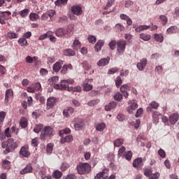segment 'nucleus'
I'll return each instance as SVG.
<instances>
[{
	"label": "nucleus",
	"instance_id": "0eeeda50",
	"mask_svg": "<svg viewBox=\"0 0 179 179\" xmlns=\"http://www.w3.org/2000/svg\"><path fill=\"white\" fill-rule=\"evenodd\" d=\"M85 127V120L83 119L75 118L74 119V128L76 131H80Z\"/></svg>",
	"mask_w": 179,
	"mask_h": 179
},
{
	"label": "nucleus",
	"instance_id": "cd10ccee",
	"mask_svg": "<svg viewBox=\"0 0 179 179\" xmlns=\"http://www.w3.org/2000/svg\"><path fill=\"white\" fill-rule=\"evenodd\" d=\"M63 173L61 172V171L55 170L52 173V177L53 178L59 179L62 177Z\"/></svg>",
	"mask_w": 179,
	"mask_h": 179
},
{
	"label": "nucleus",
	"instance_id": "473e14b6",
	"mask_svg": "<svg viewBox=\"0 0 179 179\" xmlns=\"http://www.w3.org/2000/svg\"><path fill=\"white\" fill-rule=\"evenodd\" d=\"M68 3V0H57L55 2L56 6H65Z\"/></svg>",
	"mask_w": 179,
	"mask_h": 179
},
{
	"label": "nucleus",
	"instance_id": "e433bc0d",
	"mask_svg": "<svg viewBox=\"0 0 179 179\" xmlns=\"http://www.w3.org/2000/svg\"><path fill=\"white\" fill-rule=\"evenodd\" d=\"M99 103H100V100L99 99L91 100L87 103V106H89V107H94V106H97Z\"/></svg>",
	"mask_w": 179,
	"mask_h": 179
},
{
	"label": "nucleus",
	"instance_id": "1a4fd4ad",
	"mask_svg": "<svg viewBox=\"0 0 179 179\" xmlns=\"http://www.w3.org/2000/svg\"><path fill=\"white\" fill-rule=\"evenodd\" d=\"M133 167L135 169H142L143 167V159L142 157H138L134 160Z\"/></svg>",
	"mask_w": 179,
	"mask_h": 179
},
{
	"label": "nucleus",
	"instance_id": "58836bf2",
	"mask_svg": "<svg viewBox=\"0 0 179 179\" xmlns=\"http://www.w3.org/2000/svg\"><path fill=\"white\" fill-rule=\"evenodd\" d=\"M126 149H125V147L124 146H122L119 150H118V154H117V156L118 157H121L122 156H125V154L127 153L125 152Z\"/></svg>",
	"mask_w": 179,
	"mask_h": 179
},
{
	"label": "nucleus",
	"instance_id": "f8f14e48",
	"mask_svg": "<svg viewBox=\"0 0 179 179\" xmlns=\"http://www.w3.org/2000/svg\"><path fill=\"white\" fill-rule=\"evenodd\" d=\"M71 12L76 16H80L83 13L82 8L79 6H73L71 7Z\"/></svg>",
	"mask_w": 179,
	"mask_h": 179
},
{
	"label": "nucleus",
	"instance_id": "412c9836",
	"mask_svg": "<svg viewBox=\"0 0 179 179\" xmlns=\"http://www.w3.org/2000/svg\"><path fill=\"white\" fill-rule=\"evenodd\" d=\"M115 107H117V102L111 101L109 104L105 106V110L106 111H111V110H114Z\"/></svg>",
	"mask_w": 179,
	"mask_h": 179
},
{
	"label": "nucleus",
	"instance_id": "6e6d98bb",
	"mask_svg": "<svg viewBox=\"0 0 179 179\" xmlns=\"http://www.w3.org/2000/svg\"><path fill=\"white\" fill-rule=\"evenodd\" d=\"M87 40L89 41V43H91L92 44H94V43H96V39L94 37V36L92 35H89L87 37Z\"/></svg>",
	"mask_w": 179,
	"mask_h": 179
},
{
	"label": "nucleus",
	"instance_id": "a878e982",
	"mask_svg": "<svg viewBox=\"0 0 179 179\" xmlns=\"http://www.w3.org/2000/svg\"><path fill=\"white\" fill-rule=\"evenodd\" d=\"M59 80V77L58 76H55L52 77L51 78H49L48 82L49 85H57L55 83H57L58 81Z\"/></svg>",
	"mask_w": 179,
	"mask_h": 179
},
{
	"label": "nucleus",
	"instance_id": "0e129e2a",
	"mask_svg": "<svg viewBox=\"0 0 179 179\" xmlns=\"http://www.w3.org/2000/svg\"><path fill=\"white\" fill-rule=\"evenodd\" d=\"M115 45H117V41H111L109 43V47L112 50H115Z\"/></svg>",
	"mask_w": 179,
	"mask_h": 179
},
{
	"label": "nucleus",
	"instance_id": "b1692460",
	"mask_svg": "<svg viewBox=\"0 0 179 179\" xmlns=\"http://www.w3.org/2000/svg\"><path fill=\"white\" fill-rule=\"evenodd\" d=\"M55 106V98L50 97L48 99L47 101V107L48 108H52Z\"/></svg>",
	"mask_w": 179,
	"mask_h": 179
},
{
	"label": "nucleus",
	"instance_id": "7ed1b4c3",
	"mask_svg": "<svg viewBox=\"0 0 179 179\" xmlns=\"http://www.w3.org/2000/svg\"><path fill=\"white\" fill-rule=\"evenodd\" d=\"M52 136V128L50 126H46L41 132V140L44 142L50 139Z\"/></svg>",
	"mask_w": 179,
	"mask_h": 179
},
{
	"label": "nucleus",
	"instance_id": "ea45409f",
	"mask_svg": "<svg viewBox=\"0 0 179 179\" xmlns=\"http://www.w3.org/2000/svg\"><path fill=\"white\" fill-rule=\"evenodd\" d=\"M64 134H71V129L66 128L59 131V135L61 137L64 136Z\"/></svg>",
	"mask_w": 179,
	"mask_h": 179
},
{
	"label": "nucleus",
	"instance_id": "13d9d810",
	"mask_svg": "<svg viewBox=\"0 0 179 179\" xmlns=\"http://www.w3.org/2000/svg\"><path fill=\"white\" fill-rule=\"evenodd\" d=\"M158 155L159 156H160V157H162V159H164V157H166V152L162 148L158 150Z\"/></svg>",
	"mask_w": 179,
	"mask_h": 179
},
{
	"label": "nucleus",
	"instance_id": "f257e3e1",
	"mask_svg": "<svg viewBox=\"0 0 179 179\" xmlns=\"http://www.w3.org/2000/svg\"><path fill=\"white\" fill-rule=\"evenodd\" d=\"M54 88L56 90H67V92H72V93H75L77 92L78 93H80L82 92V87L80 86L77 87H69L68 83L65 80H62L60 81V84H56L54 85Z\"/></svg>",
	"mask_w": 179,
	"mask_h": 179
},
{
	"label": "nucleus",
	"instance_id": "de8ad7c7",
	"mask_svg": "<svg viewBox=\"0 0 179 179\" xmlns=\"http://www.w3.org/2000/svg\"><path fill=\"white\" fill-rule=\"evenodd\" d=\"M154 37H155L156 41H158L159 43H162V41H163V35L159 34H155L154 35Z\"/></svg>",
	"mask_w": 179,
	"mask_h": 179
},
{
	"label": "nucleus",
	"instance_id": "4c0bfd02",
	"mask_svg": "<svg viewBox=\"0 0 179 179\" xmlns=\"http://www.w3.org/2000/svg\"><path fill=\"white\" fill-rule=\"evenodd\" d=\"M80 47H82V44L80 43V42L78 40H75L73 43V50H79Z\"/></svg>",
	"mask_w": 179,
	"mask_h": 179
},
{
	"label": "nucleus",
	"instance_id": "5fc2aeb1",
	"mask_svg": "<svg viewBox=\"0 0 179 179\" xmlns=\"http://www.w3.org/2000/svg\"><path fill=\"white\" fill-rule=\"evenodd\" d=\"M124 157L128 161L131 160V159H132V151L131 150L127 151V152L124 154Z\"/></svg>",
	"mask_w": 179,
	"mask_h": 179
},
{
	"label": "nucleus",
	"instance_id": "c03bdc74",
	"mask_svg": "<svg viewBox=\"0 0 179 179\" xmlns=\"http://www.w3.org/2000/svg\"><path fill=\"white\" fill-rule=\"evenodd\" d=\"M5 117H6V113L4 111L0 112V125L3 124V121H5Z\"/></svg>",
	"mask_w": 179,
	"mask_h": 179
},
{
	"label": "nucleus",
	"instance_id": "dca6fc26",
	"mask_svg": "<svg viewBox=\"0 0 179 179\" xmlns=\"http://www.w3.org/2000/svg\"><path fill=\"white\" fill-rule=\"evenodd\" d=\"M68 31L64 28H58L55 30V35L57 37H63V36H66Z\"/></svg>",
	"mask_w": 179,
	"mask_h": 179
},
{
	"label": "nucleus",
	"instance_id": "338daca9",
	"mask_svg": "<svg viewBox=\"0 0 179 179\" xmlns=\"http://www.w3.org/2000/svg\"><path fill=\"white\" fill-rule=\"evenodd\" d=\"M47 59L48 64H54V62H55V57H48Z\"/></svg>",
	"mask_w": 179,
	"mask_h": 179
},
{
	"label": "nucleus",
	"instance_id": "a18cd8bd",
	"mask_svg": "<svg viewBox=\"0 0 179 179\" xmlns=\"http://www.w3.org/2000/svg\"><path fill=\"white\" fill-rule=\"evenodd\" d=\"M38 17H40V16L36 13H32L29 15V18L32 22H36Z\"/></svg>",
	"mask_w": 179,
	"mask_h": 179
},
{
	"label": "nucleus",
	"instance_id": "bf43d9fd",
	"mask_svg": "<svg viewBox=\"0 0 179 179\" xmlns=\"http://www.w3.org/2000/svg\"><path fill=\"white\" fill-rule=\"evenodd\" d=\"M115 29L116 30V31H122V30H124V26H122L121 24H117L115 26Z\"/></svg>",
	"mask_w": 179,
	"mask_h": 179
},
{
	"label": "nucleus",
	"instance_id": "aec40b11",
	"mask_svg": "<svg viewBox=\"0 0 179 179\" xmlns=\"http://www.w3.org/2000/svg\"><path fill=\"white\" fill-rule=\"evenodd\" d=\"M13 96V90L8 89L6 91V95H5L6 104H8V103H9V99L12 98Z\"/></svg>",
	"mask_w": 179,
	"mask_h": 179
},
{
	"label": "nucleus",
	"instance_id": "2f4dec72",
	"mask_svg": "<svg viewBox=\"0 0 179 179\" xmlns=\"http://www.w3.org/2000/svg\"><path fill=\"white\" fill-rule=\"evenodd\" d=\"M83 89L84 92H90V90H92V89H93V85L88 84L87 83H85L83 85Z\"/></svg>",
	"mask_w": 179,
	"mask_h": 179
},
{
	"label": "nucleus",
	"instance_id": "423d86ee",
	"mask_svg": "<svg viewBox=\"0 0 179 179\" xmlns=\"http://www.w3.org/2000/svg\"><path fill=\"white\" fill-rule=\"evenodd\" d=\"M127 48V41L124 39H120L117 42V52L118 55H123Z\"/></svg>",
	"mask_w": 179,
	"mask_h": 179
},
{
	"label": "nucleus",
	"instance_id": "393cba45",
	"mask_svg": "<svg viewBox=\"0 0 179 179\" xmlns=\"http://www.w3.org/2000/svg\"><path fill=\"white\" fill-rule=\"evenodd\" d=\"M63 54L66 55V57H73L75 56L76 52L73 50L71 49H65L64 50Z\"/></svg>",
	"mask_w": 179,
	"mask_h": 179
},
{
	"label": "nucleus",
	"instance_id": "052dcab7",
	"mask_svg": "<svg viewBox=\"0 0 179 179\" xmlns=\"http://www.w3.org/2000/svg\"><path fill=\"white\" fill-rule=\"evenodd\" d=\"M159 19H160L161 22H162L163 26L166 24L167 20H168L167 17H166L165 15H161L159 17Z\"/></svg>",
	"mask_w": 179,
	"mask_h": 179
},
{
	"label": "nucleus",
	"instance_id": "e2e57ef3",
	"mask_svg": "<svg viewBox=\"0 0 179 179\" xmlns=\"http://www.w3.org/2000/svg\"><path fill=\"white\" fill-rule=\"evenodd\" d=\"M34 90H41V84L40 83H36L33 84Z\"/></svg>",
	"mask_w": 179,
	"mask_h": 179
},
{
	"label": "nucleus",
	"instance_id": "2eb2a0df",
	"mask_svg": "<svg viewBox=\"0 0 179 179\" xmlns=\"http://www.w3.org/2000/svg\"><path fill=\"white\" fill-rule=\"evenodd\" d=\"M27 173H33V166L31 164H28L25 168L20 171V173L22 176L24 174H27Z\"/></svg>",
	"mask_w": 179,
	"mask_h": 179
},
{
	"label": "nucleus",
	"instance_id": "9b49d317",
	"mask_svg": "<svg viewBox=\"0 0 179 179\" xmlns=\"http://www.w3.org/2000/svg\"><path fill=\"white\" fill-rule=\"evenodd\" d=\"M179 115L177 113H172L169 116V122L171 125H176L177 121H178Z\"/></svg>",
	"mask_w": 179,
	"mask_h": 179
},
{
	"label": "nucleus",
	"instance_id": "a19ab883",
	"mask_svg": "<svg viewBox=\"0 0 179 179\" xmlns=\"http://www.w3.org/2000/svg\"><path fill=\"white\" fill-rule=\"evenodd\" d=\"M81 65H82L83 68L84 69H85L86 71H89V69H90V68H92V66H90V64H89V63L86 60H84L82 62Z\"/></svg>",
	"mask_w": 179,
	"mask_h": 179
},
{
	"label": "nucleus",
	"instance_id": "c9c22d12",
	"mask_svg": "<svg viewBox=\"0 0 179 179\" xmlns=\"http://www.w3.org/2000/svg\"><path fill=\"white\" fill-rule=\"evenodd\" d=\"M18 44H20V45H21V47H24V46L29 45L27 41L24 38H20L18 40Z\"/></svg>",
	"mask_w": 179,
	"mask_h": 179
},
{
	"label": "nucleus",
	"instance_id": "f704fd0d",
	"mask_svg": "<svg viewBox=\"0 0 179 179\" xmlns=\"http://www.w3.org/2000/svg\"><path fill=\"white\" fill-rule=\"evenodd\" d=\"M2 167L5 169V170H9L10 169V162L6 159L3 161Z\"/></svg>",
	"mask_w": 179,
	"mask_h": 179
},
{
	"label": "nucleus",
	"instance_id": "a211bd4d",
	"mask_svg": "<svg viewBox=\"0 0 179 179\" xmlns=\"http://www.w3.org/2000/svg\"><path fill=\"white\" fill-rule=\"evenodd\" d=\"M148 64V59H142L139 63L137 64V68L139 71H143L145 69V66Z\"/></svg>",
	"mask_w": 179,
	"mask_h": 179
},
{
	"label": "nucleus",
	"instance_id": "39448f33",
	"mask_svg": "<svg viewBox=\"0 0 179 179\" xmlns=\"http://www.w3.org/2000/svg\"><path fill=\"white\" fill-rule=\"evenodd\" d=\"M108 169H104L101 172L98 173L94 179H115V175L112 174L108 177Z\"/></svg>",
	"mask_w": 179,
	"mask_h": 179
},
{
	"label": "nucleus",
	"instance_id": "5701e85b",
	"mask_svg": "<svg viewBox=\"0 0 179 179\" xmlns=\"http://www.w3.org/2000/svg\"><path fill=\"white\" fill-rule=\"evenodd\" d=\"M72 141H73V137L71 135H68L66 136L65 137H64V136L62 137L60 142L61 143H69V142H72Z\"/></svg>",
	"mask_w": 179,
	"mask_h": 179
},
{
	"label": "nucleus",
	"instance_id": "f3484780",
	"mask_svg": "<svg viewBox=\"0 0 179 179\" xmlns=\"http://www.w3.org/2000/svg\"><path fill=\"white\" fill-rule=\"evenodd\" d=\"M110 64V57H107L106 58L101 59L98 62V66H106V65H108Z\"/></svg>",
	"mask_w": 179,
	"mask_h": 179
},
{
	"label": "nucleus",
	"instance_id": "864d4df0",
	"mask_svg": "<svg viewBox=\"0 0 179 179\" xmlns=\"http://www.w3.org/2000/svg\"><path fill=\"white\" fill-rule=\"evenodd\" d=\"M4 134L6 136V138H11L12 137V130L8 127L5 129Z\"/></svg>",
	"mask_w": 179,
	"mask_h": 179
},
{
	"label": "nucleus",
	"instance_id": "c85d7f7f",
	"mask_svg": "<svg viewBox=\"0 0 179 179\" xmlns=\"http://www.w3.org/2000/svg\"><path fill=\"white\" fill-rule=\"evenodd\" d=\"M162 114L157 111H154L152 114V120L155 122H159V117H160Z\"/></svg>",
	"mask_w": 179,
	"mask_h": 179
},
{
	"label": "nucleus",
	"instance_id": "ddd939ff",
	"mask_svg": "<svg viewBox=\"0 0 179 179\" xmlns=\"http://www.w3.org/2000/svg\"><path fill=\"white\" fill-rule=\"evenodd\" d=\"M159 104L155 101H152L150 104L149 106L147 108V113H152V110H157V108H159Z\"/></svg>",
	"mask_w": 179,
	"mask_h": 179
},
{
	"label": "nucleus",
	"instance_id": "72a5a7b5",
	"mask_svg": "<svg viewBox=\"0 0 179 179\" xmlns=\"http://www.w3.org/2000/svg\"><path fill=\"white\" fill-rule=\"evenodd\" d=\"M140 38L143 40V41H149L152 38V36L148 34H140Z\"/></svg>",
	"mask_w": 179,
	"mask_h": 179
},
{
	"label": "nucleus",
	"instance_id": "20e7f679",
	"mask_svg": "<svg viewBox=\"0 0 179 179\" xmlns=\"http://www.w3.org/2000/svg\"><path fill=\"white\" fill-rule=\"evenodd\" d=\"M76 169L78 174H87L90 173L92 166L87 163H80Z\"/></svg>",
	"mask_w": 179,
	"mask_h": 179
},
{
	"label": "nucleus",
	"instance_id": "4468645a",
	"mask_svg": "<svg viewBox=\"0 0 179 179\" xmlns=\"http://www.w3.org/2000/svg\"><path fill=\"white\" fill-rule=\"evenodd\" d=\"M62 65H64V61L59 60L57 62L52 66L54 72H59V71H61V68H62Z\"/></svg>",
	"mask_w": 179,
	"mask_h": 179
},
{
	"label": "nucleus",
	"instance_id": "3c124183",
	"mask_svg": "<svg viewBox=\"0 0 179 179\" xmlns=\"http://www.w3.org/2000/svg\"><path fill=\"white\" fill-rule=\"evenodd\" d=\"M42 129H43V125L42 124H38L34 129V132H35L36 134H39V132H41Z\"/></svg>",
	"mask_w": 179,
	"mask_h": 179
},
{
	"label": "nucleus",
	"instance_id": "9d476101",
	"mask_svg": "<svg viewBox=\"0 0 179 179\" xmlns=\"http://www.w3.org/2000/svg\"><path fill=\"white\" fill-rule=\"evenodd\" d=\"M20 155L22 157H29L30 156V151H29V147L22 146L20 150Z\"/></svg>",
	"mask_w": 179,
	"mask_h": 179
},
{
	"label": "nucleus",
	"instance_id": "603ef678",
	"mask_svg": "<svg viewBox=\"0 0 179 179\" xmlns=\"http://www.w3.org/2000/svg\"><path fill=\"white\" fill-rule=\"evenodd\" d=\"M115 85L117 87H120L121 85H122V79H121V77L117 76L115 80Z\"/></svg>",
	"mask_w": 179,
	"mask_h": 179
},
{
	"label": "nucleus",
	"instance_id": "4d7b16f0",
	"mask_svg": "<svg viewBox=\"0 0 179 179\" xmlns=\"http://www.w3.org/2000/svg\"><path fill=\"white\" fill-rule=\"evenodd\" d=\"M160 177V173L156 172L155 173H151L149 179H158Z\"/></svg>",
	"mask_w": 179,
	"mask_h": 179
},
{
	"label": "nucleus",
	"instance_id": "f03ea898",
	"mask_svg": "<svg viewBox=\"0 0 179 179\" xmlns=\"http://www.w3.org/2000/svg\"><path fill=\"white\" fill-rule=\"evenodd\" d=\"M17 146H19V143L15 141V139L10 138L7 141H3L1 143V148L5 149L3 151L4 155H8V153H10L14 152L16 149H17Z\"/></svg>",
	"mask_w": 179,
	"mask_h": 179
},
{
	"label": "nucleus",
	"instance_id": "680f3d73",
	"mask_svg": "<svg viewBox=\"0 0 179 179\" xmlns=\"http://www.w3.org/2000/svg\"><path fill=\"white\" fill-rule=\"evenodd\" d=\"M177 30L176 27H171L167 29V32L169 33L170 34H173V33H176Z\"/></svg>",
	"mask_w": 179,
	"mask_h": 179
},
{
	"label": "nucleus",
	"instance_id": "774afa93",
	"mask_svg": "<svg viewBox=\"0 0 179 179\" xmlns=\"http://www.w3.org/2000/svg\"><path fill=\"white\" fill-rule=\"evenodd\" d=\"M76 176H75V174H69L68 175L66 178L63 177V179H76Z\"/></svg>",
	"mask_w": 179,
	"mask_h": 179
},
{
	"label": "nucleus",
	"instance_id": "c756f323",
	"mask_svg": "<svg viewBox=\"0 0 179 179\" xmlns=\"http://www.w3.org/2000/svg\"><path fill=\"white\" fill-rule=\"evenodd\" d=\"M6 20H8V18L5 17V13L0 11V24H6Z\"/></svg>",
	"mask_w": 179,
	"mask_h": 179
},
{
	"label": "nucleus",
	"instance_id": "6e6552de",
	"mask_svg": "<svg viewBox=\"0 0 179 179\" xmlns=\"http://www.w3.org/2000/svg\"><path fill=\"white\" fill-rule=\"evenodd\" d=\"M129 106L127 108V112L129 114H132L136 108H138V103L135 100L129 101Z\"/></svg>",
	"mask_w": 179,
	"mask_h": 179
},
{
	"label": "nucleus",
	"instance_id": "4be33fe9",
	"mask_svg": "<svg viewBox=\"0 0 179 179\" xmlns=\"http://www.w3.org/2000/svg\"><path fill=\"white\" fill-rule=\"evenodd\" d=\"M104 45V41L99 40L94 45V50L96 52L101 51V47Z\"/></svg>",
	"mask_w": 179,
	"mask_h": 179
},
{
	"label": "nucleus",
	"instance_id": "79ce46f5",
	"mask_svg": "<svg viewBox=\"0 0 179 179\" xmlns=\"http://www.w3.org/2000/svg\"><path fill=\"white\" fill-rule=\"evenodd\" d=\"M7 37L10 38V40H13V38H17L18 35L15 32H8Z\"/></svg>",
	"mask_w": 179,
	"mask_h": 179
},
{
	"label": "nucleus",
	"instance_id": "69168bd1",
	"mask_svg": "<svg viewBox=\"0 0 179 179\" xmlns=\"http://www.w3.org/2000/svg\"><path fill=\"white\" fill-rule=\"evenodd\" d=\"M152 174V169H146L144 171V176L146 177H150V175Z\"/></svg>",
	"mask_w": 179,
	"mask_h": 179
},
{
	"label": "nucleus",
	"instance_id": "09e8293b",
	"mask_svg": "<svg viewBox=\"0 0 179 179\" xmlns=\"http://www.w3.org/2000/svg\"><path fill=\"white\" fill-rule=\"evenodd\" d=\"M19 14L20 15L21 17H26V16H27V15H29V9L25 8L22 10H21Z\"/></svg>",
	"mask_w": 179,
	"mask_h": 179
},
{
	"label": "nucleus",
	"instance_id": "37998d69",
	"mask_svg": "<svg viewBox=\"0 0 179 179\" xmlns=\"http://www.w3.org/2000/svg\"><path fill=\"white\" fill-rule=\"evenodd\" d=\"M20 125L22 128H26L27 127V119L22 117L20 121Z\"/></svg>",
	"mask_w": 179,
	"mask_h": 179
},
{
	"label": "nucleus",
	"instance_id": "bb28decb",
	"mask_svg": "<svg viewBox=\"0 0 179 179\" xmlns=\"http://www.w3.org/2000/svg\"><path fill=\"white\" fill-rule=\"evenodd\" d=\"M96 131H99V132H103L106 129V123L101 122L98 124L95 127Z\"/></svg>",
	"mask_w": 179,
	"mask_h": 179
},
{
	"label": "nucleus",
	"instance_id": "8fccbe9b",
	"mask_svg": "<svg viewBox=\"0 0 179 179\" xmlns=\"http://www.w3.org/2000/svg\"><path fill=\"white\" fill-rule=\"evenodd\" d=\"M113 97L116 101H121V100H122V94L120 92L115 94Z\"/></svg>",
	"mask_w": 179,
	"mask_h": 179
},
{
	"label": "nucleus",
	"instance_id": "6ab92c4d",
	"mask_svg": "<svg viewBox=\"0 0 179 179\" xmlns=\"http://www.w3.org/2000/svg\"><path fill=\"white\" fill-rule=\"evenodd\" d=\"M128 91H129V87L127 84L123 85L120 87V92L123 94L124 97H125V99H127V97H128L129 96Z\"/></svg>",
	"mask_w": 179,
	"mask_h": 179
},
{
	"label": "nucleus",
	"instance_id": "7c9ffc66",
	"mask_svg": "<svg viewBox=\"0 0 179 179\" xmlns=\"http://www.w3.org/2000/svg\"><path fill=\"white\" fill-rule=\"evenodd\" d=\"M123 143H124V139L117 138L116 140H115L113 145L116 148H120V146H122Z\"/></svg>",
	"mask_w": 179,
	"mask_h": 179
},
{
	"label": "nucleus",
	"instance_id": "49530a36",
	"mask_svg": "<svg viewBox=\"0 0 179 179\" xmlns=\"http://www.w3.org/2000/svg\"><path fill=\"white\" fill-rule=\"evenodd\" d=\"M115 2V0H108L106 6L103 8L104 10H107V9L111 8V6H113V3H114Z\"/></svg>",
	"mask_w": 179,
	"mask_h": 179
}]
</instances>
